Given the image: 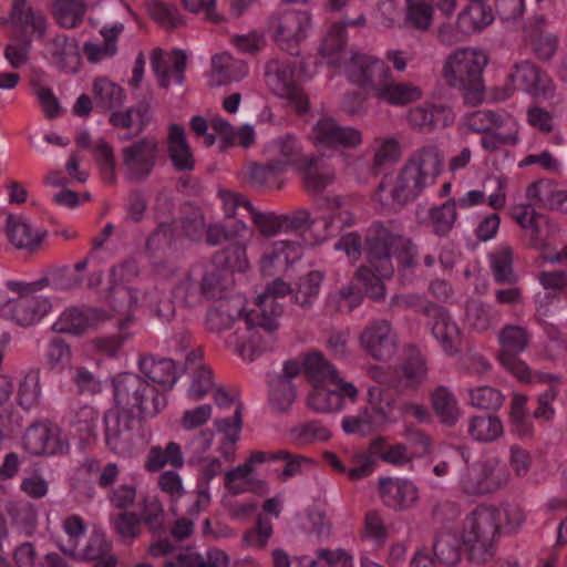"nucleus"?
<instances>
[{
    "instance_id": "1",
    "label": "nucleus",
    "mask_w": 567,
    "mask_h": 567,
    "mask_svg": "<svg viewBox=\"0 0 567 567\" xmlns=\"http://www.w3.org/2000/svg\"><path fill=\"white\" fill-rule=\"evenodd\" d=\"M443 156L435 145H426L410 155L395 177L383 176L372 199L383 209L400 210L414 202L435 183L441 173Z\"/></svg>"
},
{
    "instance_id": "2",
    "label": "nucleus",
    "mask_w": 567,
    "mask_h": 567,
    "mask_svg": "<svg viewBox=\"0 0 567 567\" xmlns=\"http://www.w3.org/2000/svg\"><path fill=\"white\" fill-rule=\"evenodd\" d=\"M487 56L476 50L463 49L451 54L443 70L449 86L457 89L470 106L481 104L485 95L483 71L487 65Z\"/></svg>"
},
{
    "instance_id": "3",
    "label": "nucleus",
    "mask_w": 567,
    "mask_h": 567,
    "mask_svg": "<svg viewBox=\"0 0 567 567\" xmlns=\"http://www.w3.org/2000/svg\"><path fill=\"white\" fill-rule=\"evenodd\" d=\"M114 406L136 412L140 419H153L167 405V396L144 377L122 372L112 378Z\"/></svg>"
},
{
    "instance_id": "4",
    "label": "nucleus",
    "mask_w": 567,
    "mask_h": 567,
    "mask_svg": "<svg viewBox=\"0 0 567 567\" xmlns=\"http://www.w3.org/2000/svg\"><path fill=\"white\" fill-rule=\"evenodd\" d=\"M502 512L493 506H477L466 517L462 540L468 559L484 564L494 555V540L499 534Z\"/></svg>"
},
{
    "instance_id": "5",
    "label": "nucleus",
    "mask_w": 567,
    "mask_h": 567,
    "mask_svg": "<svg viewBox=\"0 0 567 567\" xmlns=\"http://www.w3.org/2000/svg\"><path fill=\"white\" fill-rule=\"evenodd\" d=\"M402 302L405 307L412 308L415 312L422 313L429 319L432 334L449 354L457 350L460 329L452 320L446 308L415 295L403 297Z\"/></svg>"
},
{
    "instance_id": "6",
    "label": "nucleus",
    "mask_w": 567,
    "mask_h": 567,
    "mask_svg": "<svg viewBox=\"0 0 567 567\" xmlns=\"http://www.w3.org/2000/svg\"><path fill=\"white\" fill-rule=\"evenodd\" d=\"M7 287L19 297L9 301L8 311L12 320L22 327H29L39 322L51 309L49 298L38 296L40 287L32 282L9 280Z\"/></svg>"
},
{
    "instance_id": "7",
    "label": "nucleus",
    "mask_w": 567,
    "mask_h": 567,
    "mask_svg": "<svg viewBox=\"0 0 567 567\" xmlns=\"http://www.w3.org/2000/svg\"><path fill=\"white\" fill-rule=\"evenodd\" d=\"M158 154L155 137L144 136L121 151L124 175L130 182H144L153 172Z\"/></svg>"
},
{
    "instance_id": "8",
    "label": "nucleus",
    "mask_w": 567,
    "mask_h": 567,
    "mask_svg": "<svg viewBox=\"0 0 567 567\" xmlns=\"http://www.w3.org/2000/svg\"><path fill=\"white\" fill-rule=\"evenodd\" d=\"M147 419H140V415L116 406L107 410L103 416L105 444L107 449L116 454L127 452L135 431Z\"/></svg>"
},
{
    "instance_id": "9",
    "label": "nucleus",
    "mask_w": 567,
    "mask_h": 567,
    "mask_svg": "<svg viewBox=\"0 0 567 567\" xmlns=\"http://www.w3.org/2000/svg\"><path fill=\"white\" fill-rule=\"evenodd\" d=\"M399 236L380 221L373 223L367 231L364 250L368 262L384 278H391L394 274L391 256Z\"/></svg>"
},
{
    "instance_id": "10",
    "label": "nucleus",
    "mask_w": 567,
    "mask_h": 567,
    "mask_svg": "<svg viewBox=\"0 0 567 567\" xmlns=\"http://www.w3.org/2000/svg\"><path fill=\"white\" fill-rule=\"evenodd\" d=\"M528 342V332L523 327L508 324L501 330L499 362L507 371L525 382L532 380V372L518 354L526 349Z\"/></svg>"
},
{
    "instance_id": "11",
    "label": "nucleus",
    "mask_w": 567,
    "mask_h": 567,
    "mask_svg": "<svg viewBox=\"0 0 567 567\" xmlns=\"http://www.w3.org/2000/svg\"><path fill=\"white\" fill-rule=\"evenodd\" d=\"M284 312V306L277 302V299L271 296H259L257 308L250 310L245 319L248 330L261 329L264 332L269 334V339L264 346H259L255 342V337L251 338V343L241 350L244 354L246 349H250L252 354L260 351H267L272 348L275 342L274 333L277 331L279 323L278 318Z\"/></svg>"
},
{
    "instance_id": "12",
    "label": "nucleus",
    "mask_w": 567,
    "mask_h": 567,
    "mask_svg": "<svg viewBox=\"0 0 567 567\" xmlns=\"http://www.w3.org/2000/svg\"><path fill=\"white\" fill-rule=\"evenodd\" d=\"M24 450L31 455L66 454L70 450L66 437L61 429L51 422H35L24 432L22 437Z\"/></svg>"
},
{
    "instance_id": "13",
    "label": "nucleus",
    "mask_w": 567,
    "mask_h": 567,
    "mask_svg": "<svg viewBox=\"0 0 567 567\" xmlns=\"http://www.w3.org/2000/svg\"><path fill=\"white\" fill-rule=\"evenodd\" d=\"M360 346L375 361L386 362L396 353V334L385 319L372 320L360 333Z\"/></svg>"
},
{
    "instance_id": "14",
    "label": "nucleus",
    "mask_w": 567,
    "mask_h": 567,
    "mask_svg": "<svg viewBox=\"0 0 567 567\" xmlns=\"http://www.w3.org/2000/svg\"><path fill=\"white\" fill-rule=\"evenodd\" d=\"M348 75L351 82L363 89H369L377 95L382 85L390 78L391 71L378 58L355 53L348 65Z\"/></svg>"
},
{
    "instance_id": "15",
    "label": "nucleus",
    "mask_w": 567,
    "mask_h": 567,
    "mask_svg": "<svg viewBox=\"0 0 567 567\" xmlns=\"http://www.w3.org/2000/svg\"><path fill=\"white\" fill-rule=\"evenodd\" d=\"M317 145L327 148H355L362 143V133L351 126L340 125L333 117L320 118L312 128Z\"/></svg>"
},
{
    "instance_id": "16",
    "label": "nucleus",
    "mask_w": 567,
    "mask_h": 567,
    "mask_svg": "<svg viewBox=\"0 0 567 567\" xmlns=\"http://www.w3.org/2000/svg\"><path fill=\"white\" fill-rule=\"evenodd\" d=\"M511 79L535 99L550 100L555 95V84L549 75L530 61L515 64Z\"/></svg>"
},
{
    "instance_id": "17",
    "label": "nucleus",
    "mask_w": 567,
    "mask_h": 567,
    "mask_svg": "<svg viewBox=\"0 0 567 567\" xmlns=\"http://www.w3.org/2000/svg\"><path fill=\"white\" fill-rule=\"evenodd\" d=\"M310 24L303 12L289 11L284 14L271 16L267 21V32L279 43H298L306 37Z\"/></svg>"
},
{
    "instance_id": "18",
    "label": "nucleus",
    "mask_w": 567,
    "mask_h": 567,
    "mask_svg": "<svg viewBox=\"0 0 567 567\" xmlns=\"http://www.w3.org/2000/svg\"><path fill=\"white\" fill-rule=\"evenodd\" d=\"M379 493L383 504L395 512L410 509L419 499L417 487L406 478H380Z\"/></svg>"
},
{
    "instance_id": "19",
    "label": "nucleus",
    "mask_w": 567,
    "mask_h": 567,
    "mask_svg": "<svg viewBox=\"0 0 567 567\" xmlns=\"http://www.w3.org/2000/svg\"><path fill=\"white\" fill-rule=\"evenodd\" d=\"M106 319L107 315L102 309L70 307L63 311L52 329L60 333L79 336Z\"/></svg>"
},
{
    "instance_id": "20",
    "label": "nucleus",
    "mask_w": 567,
    "mask_h": 567,
    "mask_svg": "<svg viewBox=\"0 0 567 567\" xmlns=\"http://www.w3.org/2000/svg\"><path fill=\"white\" fill-rule=\"evenodd\" d=\"M243 208L248 212L254 224L258 227L260 233L267 237L274 236L284 228L282 216L274 214H262L257 212L251 203L240 194H231L225 200V215L227 218H235L238 214L237 210Z\"/></svg>"
},
{
    "instance_id": "21",
    "label": "nucleus",
    "mask_w": 567,
    "mask_h": 567,
    "mask_svg": "<svg viewBox=\"0 0 567 567\" xmlns=\"http://www.w3.org/2000/svg\"><path fill=\"white\" fill-rule=\"evenodd\" d=\"M151 120V102L146 97L124 111H113L109 116V122L113 127L126 131L134 130L132 134H126L123 137L124 141L144 132Z\"/></svg>"
},
{
    "instance_id": "22",
    "label": "nucleus",
    "mask_w": 567,
    "mask_h": 567,
    "mask_svg": "<svg viewBox=\"0 0 567 567\" xmlns=\"http://www.w3.org/2000/svg\"><path fill=\"white\" fill-rule=\"evenodd\" d=\"M368 405L364 410L369 413L370 421L375 431L388 423H395L398 417V402L393 395L380 386L370 388L368 391Z\"/></svg>"
},
{
    "instance_id": "23",
    "label": "nucleus",
    "mask_w": 567,
    "mask_h": 567,
    "mask_svg": "<svg viewBox=\"0 0 567 567\" xmlns=\"http://www.w3.org/2000/svg\"><path fill=\"white\" fill-rule=\"evenodd\" d=\"M270 148L274 155L277 156L271 161L282 164V169L285 172L288 167L299 172L302 167L311 164V157L303 154L302 144L292 134H285L275 138L270 145Z\"/></svg>"
},
{
    "instance_id": "24",
    "label": "nucleus",
    "mask_w": 567,
    "mask_h": 567,
    "mask_svg": "<svg viewBox=\"0 0 567 567\" xmlns=\"http://www.w3.org/2000/svg\"><path fill=\"white\" fill-rule=\"evenodd\" d=\"M194 277L199 279L202 292L207 299H220L233 285L230 274L213 265L207 267L202 262L194 264Z\"/></svg>"
},
{
    "instance_id": "25",
    "label": "nucleus",
    "mask_w": 567,
    "mask_h": 567,
    "mask_svg": "<svg viewBox=\"0 0 567 567\" xmlns=\"http://www.w3.org/2000/svg\"><path fill=\"white\" fill-rule=\"evenodd\" d=\"M138 368L148 381L166 386L168 390L177 380L176 362L173 359L144 355L138 361Z\"/></svg>"
},
{
    "instance_id": "26",
    "label": "nucleus",
    "mask_w": 567,
    "mask_h": 567,
    "mask_svg": "<svg viewBox=\"0 0 567 567\" xmlns=\"http://www.w3.org/2000/svg\"><path fill=\"white\" fill-rule=\"evenodd\" d=\"M6 233L10 243L17 249L29 250L35 249L47 235V230H35L33 233L30 224L12 214L7 216Z\"/></svg>"
},
{
    "instance_id": "27",
    "label": "nucleus",
    "mask_w": 567,
    "mask_h": 567,
    "mask_svg": "<svg viewBox=\"0 0 567 567\" xmlns=\"http://www.w3.org/2000/svg\"><path fill=\"white\" fill-rule=\"evenodd\" d=\"M168 155L176 171L182 172L194 169L195 159L187 143L185 131L179 124L169 125Z\"/></svg>"
},
{
    "instance_id": "28",
    "label": "nucleus",
    "mask_w": 567,
    "mask_h": 567,
    "mask_svg": "<svg viewBox=\"0 0 567 567\" xmlns=\"http://www.w3.org/2000/svg\"><path fill=\"white\" fill-rule=\"evenodd\" d=\"M468 1L457 17V27L465 33L480 31L494 20L492 8L486 6L483 0Z\"/></svg>"
},
{
    "instance_id": "29",
    "label": "nucleus",
    "mask_w": 567,
    "mask_h": 567,
    "mask_svg": "<svg viewBox=\"0 0 567 567\" xmlns=\"http://www.w3.org/2000/svg\"><path fill=\"white\" fill-rule=\"evenodd\" d=\"M303 373L312 385L327 384L337 379V369L319 351L303 355Z\"/></svg>"
},
{
    "instance_id": "30",
    "label": "nucleus",
    "mask_w": 567,
    "mask_h": 567,
    "mask_svg": "<svg viewBox=\"0 0 567 567\" xmlns=\"http://www.w3.org/2000/svg\"><path fill=\"white\" fill-rule=\"evenodd\" d=\"M513 262L514 251L509 245H501L491 254V270L495 282L499 285H515L518 281Z\"/></svg>"
},
{
    "instance_id": "31",
    "label": "nucleus",
    "mask_w": 567,
    "mask_h": 567,
    "mask_svg": "<svg viewBox=\"0 0 567 567\" xmlns=\"http://www.w3.org/2000/svg\"><path fill=\"white\" fill-rule=\"evenodd\" d=\"M432 406L441 422L447 426H453L458 417L460 410L455 395L444 385L434 389L431 395Z\"/></svg>"
},
{
    "instance_id": "32",
    "label": "nucleus",
    "mask_w": 567,
    "mask_h": 567,
    "mask_svg": "<svg viewBox=\"0 0 567 567\" xmlns=\"http://www.w3.org/2000/svg\"><path fill=\"white\" fill-rule=\"evenodd\" d=\"M213 266L233 275L235 271L244 272L249 268L246 247L243 244H231L217 251L212 258Z\"/></svg>"
},
{
    "instance_id": "33",
    "label": "nucleus",
    "mask_w": 567,
    "mask_h": 567,
    "mask_svg": "<svg viewBox=\"0 0 567 567\" xmlns=\"http://www.w3.org/2000/svg\"><path fill=\"white\" fill-rule=\"evenodd\" d=\"M421 90L419 86L408 82H390L389 79L384 82L377 97L386 101L392 105H405L412 103L421 97Z\"/></svg>"
},
{
    "instance_id": "34",
    "label": "nucleus",
    "mask_w": 567,
    "mask_h": 567,
    "mask_svg": "<svg viewBox=\"0 0 567 567\" xmlns=\"http://www.w3.org/2000/svg\"><path fill=\"white\" fill-rule=\"evenodd\" d=\"M284 173L282 164L271 159L266 165L254 163L249 171V183L259 190L279 189L282 185L279 176Z\"/></svg>"
},
{
    "instance_id": "35",
    "label": "nucleus",
    "mask_w": 567,
    "mask_h": 567,
    "mask_svg": "<svg viewBox=\"0 0 567 567\" xmlns=\"http://www.w3.org/2000/svg\"><path fill=\"white\" fill-rule=\"evenodd\" d=\"M322 280L323 274L319 270H312L301 276L292 291L293 302L303 309L311 308L319 295Z\"/></svg>"
},
{
    "instance_id": "36",
    "label": "nucleus",
    "mask_w": 567,
    "mask_h": 567,
    "mask_svg": "<svg viewBox=\"0 0 567 567\" xmlns=\"http://www.w3.org/2000/svg\"><path fill=\"white\" fill-rule=\"evenodd\" d=\"M93 94L96 107L101 109L102 112L122 106L125 100L124 90L107 79H97L94 81Z\"/></svg>"
},
{
    "instance_id": "37",
    "label": "nucleus",
    "mask_w": 567,
    "mask_h": 567,
    "mask_svg": "<svg viewBox=\"0 0 567 567\" xmlns=\"http://www.w3.org/2000/svg\"><path fill=\"white\" fill-rule=\"evenodd\" d=\"M310 162L311 164L302 167L299 172L302 173L306 192L310 195H318L333 182L334 175L323 167L318 158L311 156Z\"/></svg>"
},
{
    "instance_id": "38",
    "label": "nucleus",
    "mask_w": 567,
    "mask_h": 567,
    "mask_svg": "<svg viewBox=\"0 0 567 567\" xmlns=\"http://www.w3.org/2000/svg\"><path fill=\"white\" fill-rule=\"evenodd\" d=\"M13 526L19 528L27 537L34 534L38 526V512L29 502H11L7 507Z\"/></svg>"
},
{
    "instance_id": "39",
    "label": "nucleus",
    "mask_w": 567,
    "mask_h": 567,
    "mask_svg": "<svg viewBox=\"0 0 567 567\" xmlns=\"http://www.w3.org/2000/svg\"><path fill=\"white\" fill-rule=\"evenodd\" d=\"M86 4L83 0H55L52 13L58 23L65 29L78 27L84 18Z\"/></svg>"
},
{
    "instance_id": "40",
    "label": "nucleus",
    "mask_w": 567,
    "mask_h": 567,
    "mask_svg": "<svg viewBox=\"0 0 567 567\" xmlns=\"http://www.w3.org/2000/svg\"><path fill=\"white\" fill-rule=\"evenodd\" d=\"M468 433L475 441L492 442L503 434V424L494 414L473 416Z\"/></svg>"
},
{
    "instance_id": "41",
    "label": "nucleus",
    "mask_w": 567,
    "mask_h": 567,
    "mask_svg": "<svg viewBox=\"0 0 567 567\" xmlns=\"http://www.w3.org/2000/svg\"><path fill=\"white\" fill-rule=\"evenodd\" d=\"M433 554L440 564H456L462 556L461 540L457 535L451 532L439 534L433 543Z\"/></svg>"
},
{
    "instance_id": "42",
    "label": "nucleus",
    "mask_w": 567,
    "mask_h": 567,
    "mask_svg": "<svg viewBox=\"0 0 567 567\" xmlns=\"http://www.w3.org/2000/svg\"><path fill=\"white\" fill-rule=\"evenodd\" d=\"M307 405L315 412L330 413L340 411L342 409V401L326 384H316L307 396Z\"/></svg>"
},
{
    "instance_id": "43",
    "label": "nucleus",
    "mask_w": 567,
    "mask_h": 567,
    "mask_svg": "<svg viewBox=\"0 0 567 567\" xmlns=\"http://www.w3.org/2000/svg\"><path fill=\"white\" fill-rule=\"evenodd\" d=\"M109 301L115 312L125 316L124 319H121L117 322L118 329L124 330L133 320L130 312L136 305V296L134 290L124 286L114 287L111 289L109 295Z\"/></svg>"
},
{
    "instance_id": "44",
    "label": "nucleus",
    "mask_w": 567,
    "mask_h": 567,
    "mask_svg": "<svg viewBox=\"0 0 567 567\" xmlns=\"http://www.w3.org/2000/svg\"><path fill=\"white\" fill-rule=\"evenodd\" d=\"M199 279L194 277V267L173 288L172 296L174 300L185 307H196L202 302L204 293L199 286Z\"/></svg>"
},
{
    "instance_id": "45",
    "label": "nucleus",
    "mask_w": 567,
    "mask_h": 567,
    "mask_svg": "<svg viewBox=\"0 0 567 567\" xmlns=\"http://www.w3.org/2000/svg\"><path fill=\"white\" fill-rule=\"evenodd\" d=\"M429 217L435 235L441 237L449 235L457 218L454 199H447L441 206L431 208Z\"/></svg>"
},
{
    "instance_id": "46",
    "label": "nucleus",
    "mask_w": 567,
    "mask_h": 567,
    "mask_svg": "<svg viewBox=\"0 0 567 567\" xmlns=\"http://www.w3.org/2000/svg\"><path fill=\"white\" fill-rule=\"evenodd\" d=\"M52 56L62 70L72 69L80 59L76 41L65 34L56 35L52 41Z\"/></svg>"
},
{
    "instance_id": "47",
    "label": "nucleus",
    "mask_w": 567,
    "mask_h": 567,
    "mask_svg": "<svg viewBox=\"0 0 567 567\" xmlns=\"http://www.w3.org/2000/svg\"><path fill=\"white\" fill-rule=\"evenodd\" d=\"M82 278L75 275L69 267L54 268L48 276L35 281L40 289L53 286L55 289L70 290L79 287Z\"/></svg>"
},
{
    "instance_id": "48",
    "label": "nucleus",
    "mask_w": 567,
    "mask_h": 567,
    "mask_svg": "<svg viewBox=\"0 0 567 567\" xmlns=\"http://www.w3.org/2000/svg\"><path fill=\"white\" fill-rule=\"evenodd\" d=\"M11 17L23 25L31 27L39 37L44 35L45 18L41 13H35L27 0H13Z\"/></svg>"
},
{
    "instance_id": "49",
    "label": "nucleus",
    "mask_w": 567,
    "mask_h": 567,
    "mask_svg": "<svg viewBox=\"0 0 567 567\" xmlns=\"http://www.w3.org/2000/svg\"><path fill=\"white\" fill-rule=\"evenodd\" d=\"M145 7L151 18L167 30H174L183 23L177 10L161 0H148Z\"/></svg>"
},
{
    "instance_id": "50",
    "label": "nucleus",
    "mask_w": 567,
    "mask_h": 567,
    "mask_svg": "<svg viewBox=\"0 0 567 567\" xmlns=\"http://www.w3.org/2000/svg\"><path fill=\"white\" fill-rule=\"evenodd\" d=\"M269 458L272 461L281 460L285 461V467L282 472L278 475V478L281 482H286L287 480L301 474L303 465H313L315 462L299 454H292L287 450H279L269 455Z\"/></svg>"
},
{
    "instance_id": "51",
    "label": "nucleus",
    "mask_w": 567,
    "mask_h": 567,
    "mask_svg": "<svg viewBox=\"0 0 567 567\" xmlns=\"http://www.w3.org/2000/svg\"><path fill=\"white\" fill-rule=\"evenodd\" d=\"M466 316L470 324L483 332L491 328L495 318L493 308L481 300H471L466 305Z\"/></svg>"
},
{
    "instance_id": "52",
    "label": "nucleus",
    "mask_w": 567,
    "mask_h": 567,
    "mask_svg": "<svg viewBox=\"0 0 567 567\" xmlns=\"http://www.w3.org/2000/svg\"><path fill=\"white\" fill-rule=\"evenodd\" d=\"M406 20L416 29L426 31L432 25L433 7L423 0H405Z\"/></svg>"
},
{
    "instance_id": "53",
    "label": "nucleus",
    "mask_w": 567,
    "mask_h": 567,
    "mask_svg": "<svg viewBox=\"0 0 567 567\" xmlns=\"http://www.w3.org/2000/svg\"><path fill=\"white\" fill-rule=\"evenodd\" d=\"M357 280L362 285L364 293L373 300H381L385 296L383 276L367 266H361L355 271Z\"/></svg>"
},
{
    "instance_id": "54",
    "label": "nucleus",
    "mask_w": 567,
    "mask_h": 567,
    "mask_svg": "<svg viewBox=\"0 0 567 567\" xmlns=\"http://www.w3.org/2000/svg\"><path fill=\"white\" fill-rule=\"evenodd\" d=\"M403 377L409 386L415 388L421 384L427 374V367L423 355L412 350L402 365Z\"/></svg>"
},
{
    "instance_id": "55",
    "label": "nucleus",
    "mask_w": 567,
    "mask_h": 567,
    "mask_svg": "<svg viewBox=\"0 0 567 567\" xmlns=\"http://www.w3.org/2000/svg\"><path fill=\"white\" fill-rule=\"evenodd\" d=\"M41 394L40 371L31 369L19 386V402L24 409H30L39 402Z\"/></svg>"
},
{
    "instance_id": "56",
    "label": "nucleus",
    "mask_w": 567,
    "mask_h": 567,
    "mask_svg": "<svg viewBox=\"0 0 567 567\" xmlns=\"http://www.w3.org/2000/svg\"><path fill=\"white\" fill-rule=\"evenodd\" d=\"M504 124L503 117L491 110H480L467 114V126L476 133H488Z\"/></svg>"
},
{
    "instance_id": "57",
    "label": "nucleus",
    "mask_w": 567,
    "mask_h": 567,
    "mask_svg": "<svg viewBox=\"0 0 567 567\" xmlns=\"http://www.w3.org/2000/svg\"><path fill=\"white\" fill-rule=\"evenodd\" d=\"M272 533L274 527L271 522L267 518L258 517L255 526L243 535V545L256 549H264Z\"/></svg>"
},
{
    "instance_id": "58",
    "label": "nucleus",
    "mask_w": 567,
    "mask_h": 567,
    "mask_svg": "<svg viewBox=\"0 0 567 567\" xmlns=\"http://www.w3.org/2000/svg\"><path fill=\"white\" fill-rule=\"evenodd\" d=\"M504 396L495 388L484 385L470 391V402L473 406L496 411L503 405Z\"/></svg>"
},
{
    "instance_id": "59",
    "label": "nucleus",
    "mask_w": 567,
    "mask_h": 567,
    "mask_svg": "<svg viewBox=\"0 0 567 567\" xmlns=\"http://www.w3.org/2000/svg\"><path fill=\"white\" fill-rule=\"evenodd\" d=\"M181 225L184 234L192 240H199L206 228L202 210L194 206L184 208Z\"/></svg>"
},
{
    "instance_id": "60",
    "label": "nucleus",
    "mask_w": 567,
    "mask_h": 567,
    "mask_svg": "<svg viewBox=\"0 0 567 567\" xmlns=\"http://www.w3.org/2000/svg\"><path fill=\"white\" fill-rule=\"evenodd\" d=\"M99 412L90 405L81 406L74 415L72 426L81 434L82 439L89 440L95 436Z\"/></svg>"
},
{
    "instance_id": "61",
    "label": "nucleus",
    "mask_w": 567,
    "mask_h": 567,
    "mask_svg": "<svg viewBox=\"0 0 567 567\" xmlns=\"http://www.w3.org/2000/svg\"><path fill=\"white\" fill-rule=\"evenodd\" d=\"M296 400V389L291 381L277 380L270 394L272 406L280 413L287 412Z\"/></svg>"
},
{
    "instance_id": "62",
    "label": "nucleus",
    "mask_w": 567,
    "mask_h": 567,
    "mask_svg": "<svg viewBox=\"0 0 567 567\" xmlns=\"http://www.w3.org/2000/svg\"><path fill=\"white\" fill-rule=\"evenodd\" d=\"M400 145L395 138L389 137L383 140L374 154L373 164L371 167L372 174H380L382 167L386 164L396 162L400 157Z\"/></svg>"
},
{
    "instance_id": "63",
    "label": "nucleus",
    "mask_w": 567,
    "mask_h": 567,
    "mask_svg": "<svg viewBox=\"0 0 567 567\" xmlns=\"http://www.w3.org/2000/svg\"><path fill=\"white\" fill-rule=\"evenodd\" d=\"M483 471L486 495L498 492L508 483L509 474L497 462L485 461L483 463Z\"/></svg>"
},
{
    "instance_id": "64",
    "label": "nucleus",
    "mask_w": 567,
    "mask_h": 567,
    "mask_svg": "<svg viewBox=\"0 0 567 567\" xmlns=\"http://www.w3.org/2000/svg\"><path fill=\"white\" fill-rule=\"evenodd\" d=\"M95 159L107 183L115 181V156L112 146L104 140H100L95 147Z\"/></svg>"
}]
</instances>
